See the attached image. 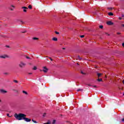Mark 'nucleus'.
I'll return each mask as SVG.
<instances>
[{"label": "nucleus", "instance_id": "9", "mask_svg": "<svg viewBox=\"0 0 124 124\" xmlns=\"http://www.w3.org/2000/svg\"><path fill=\"white\" fill-rule=\"evenodd\" d=\"M113 22H112L111 21H108L107 22V24L109 25H113Z\"/></svg>", "mask_w": 124, "mask_h": 124}, {"label": "nucleus", "instance_id": "31", "mask_svg": "<svg viewBox=\"0 0 124 124\" xmlns=\"http://www.w3.org/2000/svg\"><path fill=\"white\" fill-rule=\"evenodd\" d=\"M49 60H50V61H51V62H53V59H52V58H49Z\"/></svg>", "mask_w": 124, "mask_h": 124}, {"label": "nucleus", "instance_id": "3", "mask_svg": "<svg viewBox=\"0 0 124 124\" xmlns=\"http://www.w3.org/2000/svg\"><path fill=\"white\" fill-rule=\"evenodd\" d=\"M43 71L45 72V73L48 72V68H47V67H46V66L43 67Z\"/></svg>", "mask_w": 124, "mask_h": 124}, {"label": "nucleus", "instance_id": "11", "mask_svg": "<svg viewBox=\"0 0 124 124\" xmlns=\"http://www.w3.org/2000/svg\"><path fill=\"white\" fill-rule=\"evenodd\" d=\"M52 40H53L54 41H58V38L54 37L53 38H52Z\"/></svg>", "mask_w": 124, "mask_h": 124}, {"label": "nucleus", "instance_id": "15", "mask_svg": "<svg viewBox=\"0 0 124 124\" xmlns=\"http://www.w3.org/2000/svg\"><path fill=\"white\" fill-rule=\"evenodd\" d=\"M28 8H29V9H31V8H32V7L31 6V5H29L28 6Z\"/></svg>", "mask_w": 124, "mask_h": 124}, {"label": "nucleus", "instance_id": "37", "mask_svg": "<svg viewBox=\"0 0 124 124\" xmlns=\"http://www.w3.org/2000/svg\"><path fill=\"white\" fill-rule=\"evenodd\" d=\"M117 34H121V33H120V32H117Z\"/></svg>", "mask_w": 124, "mask_h": 124}, {"label": "nucleus", "instance_id": "49", "mask_svg": "<svg viewBox=\"0 0 124 124\" xmlns=\"http://www.w3.org/2000/svg\"><path fill=\"white\" fill-rule=\"evenodd\" d=\"M121 0L123 1V0Z\"/></svg>", "mask_w": 124, "mask_h": 124}, {"label": "nucleus", "instance_id": "42", "mask_svg": "<svg viewBox=\"0 0 124 124\" xmlns=\"http://www.w3.org/2000/svg\"><path fill=\"white\" fill-rule=\"evenodd\" d=\"M119 20H122V18L119 17Z\"/></svg>", "mask_w": 124, "mask_h": 124}, {"label": "nucleus", "instance_id": "48", "mask_svg": "<svg viewBox=\"0 0 124 124\" xmlns=\"http://www.w3.org/2000/svg\"><path fill=\"white\" fill-rule=\"evenodd\" d=\"M123 95H124V93H123Z\"/></svg>", "mask_w": 124, "mask_h": 124}, {"label": "nucleus", "instance_id": "8", "mask_svg": "<svg viewBox=\"0 0 124 124\" xmlns=\"http://www.w3.org/2000/svg\"><path fill=\"white\" fill-rule=\"evenodd\" d=\"M77 60H79V61H81L82 60V58H81L80 57V56L78 55L77 57Z\"/></svg>", "mask_w": 124, "mask_h": 124}, {"label": "nucleus", "instance_id": "13", "mask_svg": "<svg viewBox=\"0 0 124 124\" xmlns=\"http://www.w3.org/2000/svg\"><path fill=\"white\" fill-rule=\"evenodd\" d=\"M26 58L27 60H31V57H29V56H26Z\"/></svg>", "mask_w": 124, "mask_h": 124}, {"label": "nucleus", "instance_id": "36", "mask_svg": "<svg viewBox=\"0 0 124 124\" xmlns=\"http://www.w3.org/2000/svg\"><path fill=\"white\" fill-rule=\"evenodd\" d=\"M122 46H123V47H124V43H123V44H122Z\"/></svg>", "mask_w": 124, "mask_h": 124}, {"label": "nucleus", "instance_id": "6", "mask_svg": "<svg viewBox=\"0 0 124 124\" xmlns=\"http://www.w3.org/2000/svg\"><path fill=\"white\" fill-rule=\"evenodd\" d=\"M0 93H7V91H6L3 89H0Z\"/></svg>", "mask_w": 124, "mask_h": 124}, {"label": "nucleus", "instance_id": "18", "mask_svg": "<svg viewBox=\"0 0 124 124\" xmlns=\"http://www.w3.org/2000/svg\"><path fill=\"white\" fill-rule=\"evenodd\" d=\"M33 69L34 70H36V69H37V68L36 67V66H34Z\"/></svg>", "mask_w": 124, "mask_h": 124}, {"label": "nucleus", "instance_id": "41", "mask_svg": "<svg viewBox=\"0 0 124 124\" xmlns=\"http://www.w3.org/2000/svg\"><path fill=\"white\" fill-rule=\"evenodd\" d=\"M29 74L31 75V74H32V73H29Z\"/></svg>", "mask_w": 124, "mask_h": 124}, {"label": "nucleus", "instance_id": "1", "mask_svg": "<svg viewBox=\"0 0 124 124\" xmlns=\"http://www.w3.org/2000/svg\"><path fill=\"white\" fill-rule=\"evenodd\" d=\"M15 117L16 120H18V121H21L22 120H24L25 117H27V115L23 113H19L18 114L16 113Z\"/></svg>", "mask_w": 124, "mask_h": 124}, {"label": "nucleus", "instance_id": "46", "mask_svg": "<svg viewBox=\"0 0 124 124\" xmlns=\"http://www.w3.org/2000/svg\"><path fill=\"white\" fill-rule=\"evenodd\" d=\"M0 102H1V100H0Z\"/></svg>", "mask_w": 124, "mask_h": 124}, {"label": "nucleus", "instance_id": "47", "mask_svg": "<svg viewBox=\"0 0 124 124\" xmlns=\"http://www.w3.org/2000/svg\"><path fill=\"white\" fill-rule=\"evenodd\" d=\"M23 32V33H25V32H26V31H24V32Z\"/></svg>", "mask_w": 124, "mask_h": 124}, {"label": "nucleus", "instance_id": "25", "mask_svg": "<svg viewBox=\"0 0 124 124\" xmlns=\"http://www.w3.org/2000/svg\"><path fill=\"white\" fill-rule=\"evenodd\" d=\"M106 60V61H110V60H111V59L107 58V59Z\"/></svg>", "mask_w": 124, "mask_h": 124}, {"label": "nucleus", "instance_id": "44", "mask_svg": "<svg viewBox=\"0 0 124 124\" xmlns=\"http://www.w3.org/2000/svg\"><path fill=\"white\" fill-rule=\"evenodd\" d=\"M94 88H96V86H94Z\"/></svg>", "mask_w": 124, "mask_h": 124}, {"label": "nucleus", "instance_id": "40", "mask_svg": "<svg viewBox=\"0 0 124 124\" xmlns=\"http://www.w3.org/2000/svg\"><path fill=\"white\" fill-rule=\"evenodd\" d=\"M77 64L78 65H79V63H78V62H77Z\"/></svg>", "mask_w": 124, "mask_h": 124}, {"label": "nucleus", "instance_id": "2", "mask_svg": "<svg viewBox=\"0 0 124 124\" xmlns=\"http://www.w3.org/2000/svg\"><path fill=\"white\" fill-rule=\"evenodd\" d=\"M0 58L1 59H6V58H9V56L7 55H0Z\"/></svg>", "mask_w": 124, "mask_h": 124}, {"label": "nucleus", "instance_id": "39", "mask_svg": "<svg viewBox=\"0 0 124 124\" xmlns=\"http://www.w3.org/2000/svg\"><path fill=\"white\" fill-rule=\"evenodd\" d=\"M122 17H124V15H122Z\"/></svg>", "mask_w": 124, "mask_h": 124}, {"label": "nucleus", "instance_id": "34", "mask_svg": "<svg viewBox=\"0 0 124 124\" xmlns=\"http://www.w3.org/2000/svg\"><path fill=\"white\" fill-rule=\"evenodd\" d=\"M108 9H112V8L108 7Z\"/></svg>", "mask_w": 124, "mask_h": 124}, {"label": "nucleus", "instance_id": "43", "mask_svg": "<svg viewBox=\"0 0 124 124\" xmlns=\"http://www.w3.org/2000/svg\"><path fill=\"white\" fill-rule=\"evenodd\" d=\"M122 26L124 27V24H122Z\"/></svg>", "mask_w": 124, "mask_h": 124}, {"label": "nucleus", "instance_id": "38", "mask_svg": "<svg viewBox=\"0 0 124 124\" xmlns=\"http://www.w3.org/2000/svg\"><path fill=\"white\" fill-rule=\"evenodd\" d=\"M7 116H8V117H9V114L8 113V114H7Z\"/></svg>", "mask_w": 124, "mask_h": 124}, {"label": "nucleus", "instance_id": "17", "mask_svg": "<svg viewBox=\"0 0 124 124\" xmlns=\"http://www.w3.org/2000/svg\"><path fill=\"white\" fill-rule=\"evenodd\" d=\"M23 93H25V94H28V93L25 91H23Z\"/></svg>", "mask_w": 124, "mask_h": 124}, {"label": "nucleus", "instance_id": "21", "mask_svg": "<svg viewBox=\"0 0 124 124\" xmlns=\"http://www.w3.org/2000/svg\"><path fill=\"white\" fill-rule=\"evenodd\" d=\"M82 91H83V90H82V89H78V90H77V92H80V91L82 92Z\"/></svg>", "mask_w": 124, "mask_h": 124}, {"label": "nucleus", "instance_id": "16", "mask_svg": "<svg viewBox=\"0 0 124 124\" xmlns=\"http://www.w3.org/2000/svg\"><path fill=\"white\" fill-rule=\"evenodd\" d=\"M97 81H98V82H101V81H102V78H98V79H97Z\"/></svg>", "mask_w": 124, "mask_h": 124}, {"label": "nucleus", "instance_id": "5", "mask_svg": "<svg viewBox=\"0 0 124 124\" xmlns=\"http://www.w3.org/2000/svg\"><path fill=\"white\" fill-rule=\"evenodd\" d=\"M23 120H24V121H25V122H31V119H29L28 118H26V117H24V118Z\"/></svg>", "mask_w": 124, "mask_h": 124}, {"label": "nucleus", "instance_id": "26", "mask_svg": "<svg viewBox=\"0 0 124 124\" xmlns=\"http://www.w3.org/2000/svg\"><path fill=\"white\" fill-rule=\"evenodd\" d=\"M80 37H81V38H83V37H85V35H80Z\"/></svg>", "mask_w": 124, "mask_h": 124}, {"label": "nucleus", "instance_id": "28", "mask_svg": "<svg viewBox=\"0 0 124 124\" xmlns=\"http://www.w3.org/2000/svg\"><path fill=\"white\" fill-rule=\"evenodd\" d=\"M50 122H47V123H44V124H50Z\"/></svg>", "mask_w": 124, "mask_h": 124}, {"label": "nucleus", "instance_id": "27", "mask_svg": "<svg viewBox=\"0 0 124 124\" xmlns=\"http://www.w3.org/2000/svg\"><path fill=\"white\" fill-rule=\"evenodd\" d=\"M14 83H18V81H17L16 80H14Z\"/></svg>", "mask_w": 124, "mask_h": 124}, {"label": "nucleus", "instance_id": "30", "mask_svg": "<svg viewBox=\"0 0 124 124\" xmlns=\"http://www.w3.org/2000/svg\"><path fill=\"white\" fill-rule=\"evenodd\" d=\"M20 23L21 24H24V22H23V21H20Z\"/></svg>", "mask_w": 124, "mask_h": 124}, {"label": "nucleus", "instance_id": "20", "mask_svg": "<svg viewBox=\"0 0 124 124\" xmlns=\"http://www.w3.org/2000/svg\"><path fill=\"white\" fill-rule=\"evenodd\" d=\"M8 74H9V73H7V72L4 73V75H8Z\"/></svg>", "mask_w": 124, "mask_h": 124}, {"label": "nucleus", "instance_id": "33", "mask_svg": "<svg viewBox=\"0 0 124 124\" xmlns=\"http://www.w3.org/2000/svg\"><path fill=\"white\" fill-rule=\"evenodd\" d=\"M81 73L82 74H85V73H84V72H83V71H81Z\"/></svg>", "mask_w": 124, "mask_h": 124}, {"label": "nucleus", "instance_id": "24", "mask_svg": "<svg viewBox=\"0 0 124 124\" xmlns=\"http://www.w3.org/2000/svg\"><path fill=\"white\" fill-rule=\"evenodd\" d=\"M100 29H103V26L101 25L99 26Z\"/></svg>", "mask_w": 124, "mask_h": 124}, {"label": "nucleus", "instance_id": "32", "mask_svg": "<svg viewBox=\"0 0 124 124\" xmlns=\"http://www.w3.org/2000/svg\"><path fill=\"white\" fill-rule=\"evenodd\" d=\"M43 116V117H45V116H46V113H44Z\"/></svg>", "mask_w": 124, "mask_h": 124}, {"label": "nucleus", "instance_id": "7", "mask_svg": "<svg viewBox=\"0 0 124 124\" xmlns=\"http://www.w3.org/2000/svg\"><path fill=\"white\" fill-rule=\"evenodd\" d=\"M22 8L24 12H27V10L26 9H28V8L27 7H22Z\"/></svg>", "mask_w": 124, "mask_h": 124}, {"label": "nucleus", "instance_id": "35", "mask_svg": "<svg viewBox=\"0 0 124 124\" xmlns=\"http://www.w3.org/2000/svg\"><path fill=\"white\" fill-rule=\"evenodd\" d=\"M106 34L107 35H110L108 34V33H106Z\"/></svg>", "mask_w": 124, "mask_h": 124}, {"label": "nucleus", "instance_id": "19", "mask_svg": "<svg viewBox=\"0 0 124 124\" xmlns=\"http://www.w3.org/2000/svg\"><path fill=\"white\" fill-rule=\"evenodd\" d=\"M33 39L34 40H37V39H38V38L34 37V38H33Z\"/></svg>", "mask_w": 124, "mask_h": 124}, {"label": "nucleus", "instance_id": "14", "mask_svg": "<svg viewBox=\"0 0 124 124\" xmlns=\"http://www.w3.org/2000/svg\"><path fill=\"white\" fill-rule=\"evenodd\" d=\"M101 75H102V74H100V73L97 74L98 77H100V76H101Z\"/></svg>", "mask_w": 124, "mask_h": 124}, {"label": "nucleus", "instance_id": "23", "mask_svg": "<svg viewBox=\"0 0 124 124\" xmlns=\"http://www.w3.org/2000/svg\"><path fill=\"white\" fill-rule=\"evenodd\" d=\"M56 124V120H53V122H52V124Z\"/></svg>", "mask_w": 124, "mask_h": 124}, {"label": "nucleus", "instance_id": "22", "mask_svg": "<svg viewBox=\"0 0 124 124\" xmlns=\"http://www.w3.org/2000/svg\"><path fill=\"white\" fill-rule=\"evenodd\" d=\"M32 121L33 123H34V124H37V122L36 121H34V120H32Z\"/></svg>", "mask_w": 124, "mask_h": 124}, {"label": "nucleus", "instance_id": "12", "mask_svg": "<svg viewBox=\"0 0 124 124\" xmlns=\"http://www.w3.org/2000/svg\"><path fill=\"white\" fill-rule=\"evenodd\" d=\"M108 14L109 16H113V15H114V14L112 13H111V12L108 13Z\"/></svg>", "mask_w": 124, "mask_h": 124}, {"label": "nucleus", "instance_id": "29", "mask_svg": "<svg viewBox=\"0 0 124 124\" xmlns=\"http://www.w3.org/2000/svg\"><path fill=\"white\" fill-rule=\"evenodd\" d=\"M55 33L56 34H60V32H58V31H55Z\"/></svg>", "mask_w": 124, "mask_h": 124}, {"label": "nucleus", "instance_id": "4", "mask_svg": "<svg viewBox=\"0 0 124 124\" xmlns=\"http://www.w3.org/2000/svg\"><path fill=\"white\" fill-rule=\"evenodd\" d=\"M25 65H26V63H25L20 62L19 64L20 67H25Z\"/></svg>", "mask_w": 124, "mask_h": 124}, {"label": "nucleus", "instance_id": "45", "mask_svg": "<svg viewBox=\"0 0 124 124\" xmlns=\"http://www.w3.org/2000/svg\"><path fill=\"white\" fill-rule=\"evenodd\" d=\"M7 47L8 48H9V46H7Z\"/></svg>", "mask_w": 124, "mask_h": 124}, {"label": "nucleus", "instance_id": "10", "mask_svg": "<svg viewBox=\"0 0 124 124\" xmlns=\"http://www.w3.org/2000/svg\"><path fill=\"white\" fill-rule=\"evenodd\" d=\"M14 8H15V6H14L13 5H12L10 7L11 10H13Z\"/></svg>", "mask_w": 124, "mask_h": 124}]
</instances>
